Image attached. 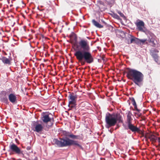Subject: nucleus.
Listing matches in <instances>:
<instances>
[{
  "label": "nucleus",
  "mask_w": 160,
  "mask_h": 160,
  "mask_svg": "<svg viewBox=\"0 0 160 160\" xmlns=\"http://www.w3.org/2000/svg\"><path fill=\"white\" fill-rule=\"evenodd\" d=\"M8 99L10 102L13 104H15L17 102V98L15 94L10 93L8 95Z\"/></svg>",
  "instance_id": "14"
},
{
  "label": "nucleus",
  "mask_w": 160,
  "mask_h": 160,
  "mask_svg": "<svg viewBox=\"0 0 160 160\" xmlns=\"http://www.w3.org/2000/svg\"><path fill=\"white\" fill-rule=\"evenodd\" d=\"M118 14H119V15L121 17H122V18H123V19H124V20L126 19V18L125 16L122 12H121L120 11H118Z\"/></svg>",
  "instance_id": "23"
},
{
  "label": "nucleus",
  "mask_w": 160,
  "mask_h": 160,
  "mask_svg": "<svg viewBox=\"0 0 160 160\" xmlns=\"http://www.w3.org/2000/svg\"><path fill=\"white\" fill-rule=\"evenodd\" d=\"M32 152V151H31V152Z\"/></svg>",
  "instance_id": "40"
},
{
  "label": "nucleus",
  "mask_w": 160,
  "mask_h": 160,
  "mask_svg": "<svg viewBox=\"0 0 160 160\" xmlns=\"http://www.w3.org/2000/svg\"><path fill=\"white\" fill-rule=\"evenodd\" d=\"M126 32L122 30H118L116 32V35L117 37L119 36L122 38H124L126 35Z\"/></svg>",
  "instance_id": "17"
},
{
  "label": "nucleus",
  "mask_w": 160,
  "mask_h": 160,
  "mask_svg": "<svg viewBox=\"0 0 160 160\" xmlns=\"http://www.w3.org/2000/svg\"><path fill=\"white\" fill-rule=\"evenodd\" d=\"M92 23L96 27L101 28H103V26L99 24L98 22L95 21L94 19L92 20Z\"/></svg>",
  "instance_id": "19"
},
{
  "label": "nucleus",
  "mask_w": 160,
  "mask_h": 160,
  "mask_svg": "<svg viewBox=\"0 0 160 160\" xmlns=\"http://www.w3.org/2000/svg\"><path fill=\"white\" fill-rule=\"evenodd\" d=\"M146 40V39H140V44H141V43H142V44L144 43V42H145Z\"/></svg>",
  "instance_id": "29"
},
{
  "label": "nucleus",
  "mask_w": 160,
  "mask_h": 160,
  "mask_svg": "<svg viewBox=\"0 0 160 160\" xmlns=\"http://www.w3.org/2000/svg\"><path fill=\"white\" fill-rule=\"evenodd\" d=\"M127 124V126H124L123 125L125 129L126 130L129 129L132 132L134 133L137 132L140 134H141L142 133V131L139 128L137 127L136 126L134 125V124L132 123H130Z\"/></svg>",
  "instance_id": "7"
},
{
  "label": "nucleus",
  "mask_w": 160,
  "mask_h": 160,
  "mask_svg": "<svg viewBox=\"0 0 160 160\" xmlns=\"http://www.w3.org/2000/svg\"><path fill=\"white\" fill-rule=\"evenodd\" d=\"M61 133L65 137L60 138L59 140L54 138L53 140V142L57 146L62 148L74 145L78 146L82 150H83V148L78 143V141L74 140H82L83 137L82 135H74L71 132L65 130L62 131Z\"/></svg>",
  "instance_id": "2"
},
{
  "label": "nucleus",
  "mask_w": 160,
  "mask_h": 160,
  "mask_svg": "<svg viewBox=\"0 0 160 160\" xmlns=\"http://www.w3.org/2000/svg\"><path fill=\"white\" fill-rule=\"evenodd\" d=\"M132 115L130 111H128L127 114V124H128L132 123V119L131 117Z\"/></svg>",
  "instance_id": "16"
},
{
  "label": "nucleus",
  "mask_w": 160,
  "mask_h": 160,
  "mask_svg": "<svg viewBox=\"0 0 160 160\" xmlns=\"http://www.w3.org/2000/svg\"><path fill=\"white\" fill-rule=\"evenodd\" d=\"M97 2L98 4L102 5L103 6H105V3L101 0L98 1Z\"/></svg>",
  "instance_id": "24"
},
{
  "label": "nucleus",
  "mask_w": 160,
  "mask_h": 160,
  "mask_svg": "<svg viewBox=\"0 0 160 160\" xmlns=\"http://www.w3.org/2000/svg\"><path fill=\"white\" fill-rule=\"evenodd\" d=\"M12 6V5H11L10 6L11 7V6Z\"/></svg>",
  "instance_id": "43"
},
{
  "label": "nucleus",
  "mask_w": 160,
  "mask_h": 160,
  "mask_svg": "<svg viewBox=\"0 0 160 160\" xmlns=\"http://www.w3.org/2000/svg\"><path fill=\"white\" fill-rule=\"evenodd\" d=\"M142 115V113L138 114V117H140Z\"/></svg>",
  "instance_id": "34"
},
{
  "label": "nucleus",
  "mask_w": 160,
  "mask_h": 160,
  "mask_svg": "<svg viewBox=\"0 0 160 160\" xmlns=\"http://www.w3.org/2000/svg\"><path fill=\"white\" fill-rule=\"evenodd\" d=\"M69 37L70 38H73L74 40L76 41L77 40V37L76 34L74 32H72L71 33V34L69 35Z\"/></svg>",
  "instance_id": "21"
},
{
  "label": "nucleus",
  "mask_w": 160,
  "mask_h": 160,
  "mask_svg": "<svg viewBox=\"0 0 160 160\" xmlns=\"http://www.w3.org/2000/svg\"><path fill=\"white\" fill-rule=\"evenodd\" d=\"M87 38L88 39H90V38L89 37H87Z\"/></svg>",
  "instance_id": "39"
},
{
  "label": "nucleus",
  "mask_w": 160,
  "mask_h": 160,
  "mask_svg": "<svg viewBox=\"0 0 160 160\" xmlns=\"http://www.w3.org/2000/svg\"><path fill=\"white\" fill-rule=\"evenodd\" d=\"M135 43L137 44H140V39L136 38L135 39Z\"/></svg>",
  "instance_id": "26"
},
{
  "label": "nucleus",
  "mask_w": 160,
  "mask_h": 160,
  "mask_svg": "<svg viewBox=\"0 0 160 160\" xmlns=\"http://www.w3.org/2000/svg\"><path fill=\"white\" fill-rule=\"evenodd\" d=\"M102 22L105 25H106V27H111V26L109 25V24H107L106 22L104 21L103 20H102Z\"/></svg>",
  "instance_id": "28"
},
{
  "label": "nucleus",
  "mask_w": 160,
  "mask_h": 160,
  "mask_svg": "<svg viewBox=\"0 0 160 160\" xmlns=\"http://www.w3.org/2000/svg\"><path fill=\"white\" fill-rule=\"evenodd\" d=\"M150 54L154 59V61L157 63H158V53L159 51L155 48H153L150 51Z\"/></svg>",
  "instance_id": "11"
},
{
  "label": "nucleus",
  "mask_w": 160,
  "mask_h": 160,
  "mask_svg": "<svg viewBox=\"0 0 160 160\" xmlns=\"http://www.w3.org/2000/svg\"><path fill=\"white\" fill-rule=\"evenodd\" d=\"M135 43L137 44H140V39L136 38L135 39Z\"/></svg>",
  "instance_id": "25"
},
{
  "label": "nucleus",
  "mask_w": 160,
  "mask_h": 160,
  "mask_svg": "<svg viewBox=\"0 0 160 160\" xmlns=\"http://www.w3.org/2000/svg\"><path fill=\"white\" fill-rule=\"evenodd\" d=\"M108 131H109L111 133H112V131L111 130V129H110V130H108Z\"/></svg>",
  "instance_id": "36"
},
{
  "label": "nucleus",
  "mask_w": 160,
  "mask_h": 160,
  "mask_svg": "<svg viewBox=\"0 0 160 160\" xmlns=\"http://www.w3.org/2000/svg\"><path fill=\"white\" fill-rule=\"evenodd\" d=\"M155 39V37L154 35L152 33H151L149 36L148 37V39L147 41L149 42H152V40Z\"/></svg>",
  "instance_id": "20"
},
{
  "label": "nucleus",
  "mask_w": 160,
  "mask_h": 160,
  "mask_svg": "<svg viewBox=\"0 0 160 160\" xmlns=\"http://www.w3.org/2000/svg\"><path fill=\"white\" fill-rule=\"evenodd\" d=\"M8 151L18 155L23 154V151L21 148L13 143L9 145Z\"/></svg>",
  "instance_id": "6"
},
{
  "label": "nucleus",
  "mask_w": 160,
  "mask_h": 160,
  "mask_svg": "<svg viewBox=\"0 0 160 160\" xmlns=\"http://www.w3.org/2000/svg\"><path fill=\"white\" fill-rule=\"evenodd\" d=\"M128 37V38L130 39V41H129V39L128 40L127 43L128 44H131L133 43H135V39L136 38V37L130 34H129Z\"/></svg>",
  "instance_id": "18"
},
{
  "label": "nucleus",
  "mask_w": 160,
  "mask_h": 160,
  "mask_svg": "<svg viewBox=\"0 0 160 160\" xmlns=\"http://www.w3.org/2000/svg\"><path fill=\"white\" fill-rule=\"evenodd\" d=\"M77 96L74 93H70L68 96L69 110H72L73 111L76 110V105Z\"/></svg>",
  "instance_id": "5"
},
{
  "label": "nucleus",
  "mask_w": 160,
  "mask_h": 160,
  "mask_svg": "<svg viewBox=\"0 0 160 160\" xmlns=\"http://www.w3.org/2000/svg\"><path fill=\"white\" fill-rule=\"evenodd\" d=\"M9 93V91L7 90L2 91L0 92V99L2 102L7 104H8L9 102L7 95H8Z\"/></svg>",
  "instance_id": "8"
},
{
  "label": "nucleus",
  "mask_w": 160,
  "mask_h": 160,
  "mask_svg": "<svg viewBox=\"0 0 160 160\" xmlns=\"http://www.w3.org/2000/svg\"><path fill=\"white\" fill-rule=\"evenodd\" d=\"M155 39L153 40L152 42H150V43L152 44V46L153 47H155L156 46V43L155 42Z\"/></svg>",
  "instance_id": "27"
},
{
  "label": "nucleus",
  "mask_w": 160,
  "mask_h": 160,
  "mask_svg": "<svg viewBox=\"0 0 160 160\" xmlns=\"http://www.w3.org/2000/svg\"><path fill=\"white\" fill-rule=\"evenodd\" d=\"M112 16L114 18L117 19L118 20H120L121 19L120 18L119 16L117 14L115 13H113L112 14Z\"/></svg>",
  "instance_id": "22"
},
{
  "label": "nucleus",
  "mask_w": 160,
  "mask_h": 160,
  "mask_svg": "<svg viewBox=\"0 0 160 160\" xmlns=\"http://www.w3.org/2000/svg\"><path fill=\"white\" fill-rule=\"evenodd\" d=\"M0 60H2V62L4 64L10 65L11 64V61L12 60V59L10 56H9L8 58L4 56H2V58H0Z\"/></svg>",
  "instance_id": "13"
},
{
  "label": "nucleus",
  "mask_w": 160,
  "mask_h": 160,
  "mask_svg": "<svg viewBox=\"0 0 160 160\" xmlns=\"http://www.w3.org/2000/svg\"><path fill=\"white\" fill-rule=\"evenodd\" d=\"M138 21H137L135 23L137 29L140 31L145 32V31L143 28L144 26V22L141 20H138Z\"/></svg>",
  "instance_id": "12"
},
{
  "label": "nucleus",
  "mask_w": 160,
  "mask_h": 160,
  "mask_svg": "<svg viewBox=\"0 0 160 160\" xmlns=\"http://www.w3.org/2000/svg\"><path fill=\"white\" fill-rule=\"evenodd\" d=\"M132 104L133 105L135 104H136L134 98H132Z\"/></svg>",
  "instance_id": "30"
},
{
  "label": "nucleus",
  "mask_w": 160,
  "mask_h": 160,
  "mask_svg": "<svg viewBox=\"0 0 160 160\" xmlns=\"http://www.w3.org/2000/svg\"><path fill=\"white\" fill-rule=\"evenodd\" d=\"M148 138L150 139L151 141L153 142H156V140H158V142H160V138H158L155 135L152 134L148 137Z\"/></svg>",
  "instance_id": "15"
},
{
  "label": "nucleus",
  "mask_w": 160,
  "mask_h": 160,
  "mask_svg": "<svg viewBox=\"0 0 160 160\" xmlns=\"http://www.w3.org/2000/svg\"><path fill=\"white\" fill-rule=\"evenodd\" d=\"M31 147L30 146H28L26 148V149L28 151L31 150Z\"/></svg>",
  "instance_id": "31"
},
{
  "label": "nucleus",
  "mask_w": 160,
  "mask_h": 160,
  "mask_svg": "<svg viewBox=\"0 0 160 160\" xmlns=\"http://www.w3.org/2000/svg\"><path fill=\"white\" fill-rule=\"evenodd\" d=\"M133 105L134 106V108L135 109V110H136L138 109L136 103L135 104H134V105Z\"/></svg>",
  "instance_id": "32"
},
{
  "label": "nucleus",
  "mask_w": 160,
  "mask_h": 160,
  "mask_svg": "<svg viewBox=\"0 0 160 160\" xmlns=\"http://www.w3.org/2000/svg\"><path fill=\"white\" fill-rule=\"evenodd\" d=\"M105 121V127L108 129L113 127L116 125H117V123H120L123 122L122 118L120 113L111 114L108 112L106 115Z\"/></svg>",
  "instance_id": "4"
},
{
  "label": "nucleus",
  "mask_w": 160,
  "mask_h": 160,
  "mask_svg": "<svg viewBox=\"0 0 160 160\" xmlns=\"http://www.w3.org/2000/svg\"><path fill=\"white\" fill-rule=\"evenodd\" d=\"M76 48L77 50L74 55L82 65L85 62L89 64L93 62L94 58L90 52V47L87 40H81Z\"/></svg>",
  "instance_id": "1"
},
{
  "label": "nucleus",
  "mask_w": 160,
  "mask_h": 160,
  "mask_svg": "<svg viewBox=\"0 0 160 160\" xmlns=\"http://www.w3.org/2000/svg\"><path fill=\"white\" fill-rule=\"evenodd\" d=\"M32 125L34 128V131L38 133L42 132L43 128L42 125L39 123L38 121L33 122Z\"/></svg>",
  "instance_id": "9"
},
{
  "label": "nucleus",
  "mask_w": 160,
  "mask_h": 160,
  "mask_svg": "<svg viewBox=\"0 0 160 160\" xmlns=\"http://www.w3.org/2000/svg\"><path fill=\"white\" fill-rule=\"evenodd\" d=\"M38 158L37 157H36L33 160H38Z\"/></svg>",
  "instance_id": "33"
},
{
  "label": "nucleus",
  "mask_w": 160,
  "mask_h": 160,
  "mask_svg": "<svg viewBox=\"0 0 160 160\" xmlns=\"http://www.w3.org/2000/svg\"><path fill=\"white\" fill-rule=\"evenodd\" d=\"M15 0H12V1H15Z\"/></svg>",
  "instance_id": "42"
},
{
  "label": "nucleus",
  "mask_w": 160,
  "mask_h": 160,
  "mask_svg": "<svg viewBox=\"0 0 160 160\" xmlns=\"http://www.w3.org/2000/svg\"><path fill=\"white\" fill-rule=\"evenodd\" d=\"M136 110L138 112H139L140 111V110L138 109V108Z\"/></svg>",
  "instance_id": "35"
},
{
  "label": "nucleus",
  "mask_w": 160,
  "mask_h": 160,
  "mask_svg": "<svg viewBox=\"0 0 160 160\" xmlns=\"http://www.w3.org/2000/svg\"><path fill=\"white\" fill-rule=\"evenodd\" d=\"M127 77L133 81L134 83L139 87L142 86L144 79V75L136 69L128 68Z\"/></svg>",
  "instance_id": "3"
},
{
  "label": "nucleus",
  "mask_w": 160,
  "mask_h": 160,
  "mask_svg": "<svg viewBox=\"0 0 160 160\" xmlns=\"http://www.w3.org/2000/svg\"><path fill=\"white\" fill-rule=\"evenodd\" d=\"M15 22H14L13 25H12V27H13V26H14V25L15 24Z\"/></svg>",
  "instance_id": "37"
},
{
  "label": "nucleus",
  "mask_w": 160,
  "mask_h": 160,
  "mask_svg": "<svg viewBox=\"0 0 160 160\" xmlns=\"http://www.w3.org/2000/svg\"><path fill=\"white\" fill-rule=\"evenodd\" d=\"M50 115L52 114L49 112H43L41 114V119L43 122L47 123L51 120L52 118L50 117Z\"/></svg>",
  "instance_id": "10"
},
{
  "label": "nucleus",
  "mask_w": 160,
  "mask_h": 160,
  "mask_svg": "<svg viewBox=\"0 0 160 160\" xmlns=\"http://www.w3.org/2000/svg\"><path fill=\"white\" fill-rule=\"evenodd\" d=\"M22 3L24 4H25L24 3V2L23 1H22Z\"/></svg>",
  "instance_id": "38"
},
{
  "label": "nucleus",
  "mask_w": 160,
  "mask_h": 160,
  "mask_svg": "<svg viewBox=\"0 0 160 160\" xmlns=\"http://www.w3.org/2000/svg\"><path fill=\"white\" fill-rule=\"evenodd\" d=\"M43 138H45V137H44V136H43Z\"/></svg>",
  "instance_id": "41"
}]
</instances>
